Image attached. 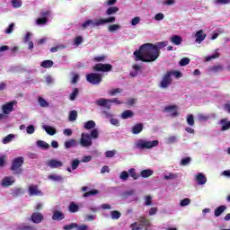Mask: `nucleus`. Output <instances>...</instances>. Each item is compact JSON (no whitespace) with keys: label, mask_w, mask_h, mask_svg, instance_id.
<instances>
[{"label":"nucleus","mask_w":230,"mask_h":230,"mask_svg":"<svg viewBox=\"0 0 230 230\" xmlns=\"http://www.w3.org/2000/svg\"><path fill=\"white\" fill-rule=\"evenodd\" d=\"M135 57V61L139 62H155L161 55V50L157 49L155 46L152 43L143 44L138 50L133 53Z\"/></svg>","instance_id":"1"},{"label":"nucleus","mask_w":230,"mask_h":230,"mask_svg":"<svg viewBox=\"0 0 230 230\" xmlns=\"http://www.w3.org/2000/svg\"><path fill=\"white\" fill-rule=\"evenodd\" d=\"M111 22H116L115 16H110L105 19H99L95 22L93 20H87L82 24L83 30H87L89 26H103V24H110Z\"/></svg>","instance_id":"2"},{"label":"nucleus","mask_w":230,"mask_h":230,"mask_svg":"<svg viewBox=\"0 0 230 230\" xmlns=\"http://www.w3.org/2000/svg\"><path fill=\"white\" fill-rule=\"evenodd\" d=\"M23 164H24V157L18 156L13 160L10 170L11 172H13L14 175H21V173H22Z\"/></svg>","instance_id":"3"},{"label":"nucleus","mask_w":230,"mask_h":230,"mask_svg":"<svg viewBox=\"0 0 230 230\" xmlns=\"http://www.w3.org/2000/svg\"><path fill=\"white\" fill-rule=\"evenodd\" d=\"M150 226V219L140 217L137 219V222H135L130 225L131 230H143V229H148V226Z\"/></svg>","instance_id":"4"},{"label":"nucleus","mask_w":230,"mask_h":230,"mask_svg":"<svg viewBox=\"0 0 230 230\" xmlns=\"http://www.w3.org/2000/svg\"><path fill=\"white\" fill-rule=\"evenodd\" d=\"M158 145H159L158 140L145 141L143 139H139L137 143H136L135 146L139 150H146V149L148 150L150 148H154V146H157Z\"/></svg>","instance_id":"5"},{"label":"nucleus","mask_w":230,"mask_h":230,"mask_svg":"<svg viewBox=\"0 0 230 230\" xmlns=\"http://www.w3.org/2000/svg\"><path fill=\"white\" fill-rule=\"evenodd\" d=\"M86 80L89 82V84H93V85H98L102 84V81L103 80L102 77V75L99 73H90L86 75Z\"/></svg>","instance_id":"6"},{"label":"nucleus","mask_w":230,"mask_h":230,"mask_svg":"<svg viewBox=\"0 0 230 230\" xmlns=\"http://www.w3.org/2000/svg\"><path fill=\"white\" fill-rule=\"evenodd\" d=\"M93 71L97 73H111L112 71V65L98 63L93 66Z\"/></svg>","instance_id":"7"},{"label":"nucleus","mask_w":230,"mask_h":230,"mask_svg":"<svg viewBox=\"0 0 230 230\" xmlns=\"http://www.w3.org/2000/svg\"><path fill=\"white\" fill-rule=\"evenodd\" d=\"M172 85V72H166L160 82L159 87L162 89H168Z\"/></svg>","instance_id":"8"},{"label":"nucleus","mask_w":230,"mask_h":230,"mask_svg":"<svg viewBox=\"0 0 230 230\" xmlns=\"http://www.w3.org/2000/svg\"><path fill=\"white\" fill-rule=\"evenodd\" d=\"M80 145H81V146H84V148L92 146L93 141L91 140V135H89L87 133H82V137L80 139Z\"/></svg>","instance_id":"9"},{"label":"nucleus","mask_w":230,"mask_h":230,"mask_svg":"<svg viewBox=\"0 0 230 230\" xmlns=\"http://www.w3.org/2000/svg\"><path fill=\"white\" fill-rule=\"evenodd\" d=\"M17 103V102L13 101L10 102H7L6 104H4L2 106V111L4 114H10V112H13V106Z\"/></svg>","instance_id":"10"},{"label":"nucleus","mask_w":230,"mask_h":230,"mask_svg":"<svg viewBox=\"0 0 230 230\" xmlns=\"http://www.w3.org/2000/svg\"><path fill=\"white\" fill-rule=\"evenodd\" d=\"M179 109V107H177V105H168L164 107V112H172L171 116L172 118H177V116H179V112H177V110Z\"/></svg>","instance_id":"11"},{"label":"nucleus","mask_w":230,"mask_h":230,"mask_svg":"<svg viewBox=\"0 0 230 230\" xmlns=\"http://www.w3.org/2000/svg\"><path fill=\"white\" fill-rule=\"evenodd\" d=\"M47 165L52 169L62 168V166H64V163L57 159H50L48 161Z\"/></svg>","instance_id":"12"},{"label":"nucleus","mask_w":230,"mask_h":230,"mask_svg":"<svg viewBox=\"0 0 230 230\" xmlns=\"http://www.w3.org/2000/svg\"><path fill=\"white\" fill-rule=\"evenodd\" d=\"M31 220L33 224H40L44 220V216L40 212H34L31 217Z\"/></svg>","instance_id":"13"},{"label":"nucleus","mask_w":230,"mask_h":230,"mask_svg":"<svg viewBox=\"0 0 230 230\" xmlns=\"http://www.w3.org/2000/svg\"><path fill=\"white\" fill-rule=\"evenodd\" d=\"M52 213V220L60 222L61 220H64V218H66V214H64V212L60 210H54Z\"/></svg>","instance_id":"14"},{"label":"nucleus","mask_w":230,"mask_h":230,"mask_svg":"<svg viewBox=\"0 0 230 230\" xmlns=\"http://www.w3.org/2000/svg\"><path fill=\"white\" fill-rule=\"evenodd\" d=\"M29 195L31 197L42 195V190H39V186L37 185H31L29 186Z\"/></svg>","instance_id":"15"},{"label":"nucleus","mask_w":230,"mask_h":230,"mask_svg":"<svg viewBox=\"0 0 230 230\" xmlns=\"http://www.w3.org/2000/svg\"><path fill=\"white\" fill-rule=\"evenodd\" d=\"M196 182L199 186H203V184H206V182H208V178L203 173H198L196 176Z\"/></svg>","instance_id":"16"},{"label":"nucleus","mask_w":230,"mask_h":230,"mask_svg":"<svg viewBox=\"0 0 230 230\" xmlns=\"http://www.w3.org/2000/svg\"><path fill=\"white\" fill-rule=\"evenodd\" d=\"M143 128H145L143 123H137L133 126L131 132L136 135L141 134V132H143Z\"/></svg>","instance_id":"17"},{"label":"nucleus","mask_w":230,"mask_h":230,"mask_svg":"<svg viewBox=\"0 0 230 230\" xmlns=\"http://www.w3.org/2000/svg\"><path fill=\"white\" fill-rule=\"evenodd\" d=\"M207 35L204 33V31L199 30L196 32V42L200 44L203 40H205Z\"/></svg>","instance_id":"18"},{"label":"nucleus","mask_w":230,"mask_h":230,"mask_svg":"<svg viewBox=\"0 0 230 230\" xmlns=\"http://www.w3.org/2000/svg\"><path fill=\"white\" fill-rule=\"evenodd\" d=\"M13 182H15V181L13 177L6 176L2 181V186H4V188H8V186H12Z\"/></svg>","instance_id":"19"},{"label":"nucleus","mask_w":230,"mask_h":230,"mask_svg":"<svg viewBox=\"0 0 230 230\" xmlns=\"http://www.w3.org/2000/svg\"><path fill=\"white\" fill-rule=\"evenodd\" d=\"M152 175H154V171L151 169H145L140 172V176L143 179H148V177H152Z\"/></svg>","instance_id":"20"},{"label":"nucleus","mask_w":230,"mask_h":230,"mask_svg":"<svg viewBox=\"0 0 230 230\" xmlns=\"http://www.w3.org/2000/svg\"><path fill=\"white\" fill-rule=\"evenodd\" d=\"M171 42H172V44L175 46H181V44H182V37L179 35H172L171 38Z\"/></svg>","instance_id":"21"},{"label":"nucleus","mask_w":230,"mask_h":230,"mask_svg":"<svg viewBox=\"0 0 230 230\" xmlns=\"http://www.w3.org/2000/svg\"><path fill=\"white\" fill-rule=\"evenodd\" d=\"M226 209H227V206L221 205V206L217 207L214 211V216L220 217V215H222L224 213V211H226Z\"/></svg>","instance_id":"22"},{"label":"nucleus","mask_w":230,"mask_h":230,"mask_svg":"<svg viewBox=\"0 0 230 230\" xmlns=\"http://www.w3.org/2000/svg\"><path fill=\"white\" fill-rule=\"evenodd\" d=\"M109 103V99L102 98L97 100L96 104L99 105V107H107V109H111V105H107Z\"/></svg>","instance_id":"23"},{"label":"nucleus","mask_w":230,"mask_h":230,"mask_svg":"<svg viewBox=\"0 0 230 230\" xmlns=\"http://www.w3.org/2000/svg\"><path fill=\"white\" fill-rule=\"evenodd\" d=\"M42 128H44L49 136H55V134H57V129L51 126H43Z\"/></svg>","instance_id":"24"},{"label":"nucleus","mask_w":230,"mask_h":230,"mask_svg":"<svg viewBox=\"0 0 230 230\" xmlns=\"http://www.w3.org/2000/svg\"><path fill=\"white\" fill-rule=\"evenodd\" d=\"M53 60L48 59V60H43L40 63V67H44L45 69H49V67H53Z\"/></svg>","instance_id":"25"},{"label":"nucleus","mask_w":230,"mask_h":230,"mask_svg":"<svg viewBox=\"0 0 230 230\" xmlns=\"http://www.w3.org/2000/svg\"><path fill=\"white\" fill-rule=\"evenodd\" d=\"M118 12H119L118 6H111L106 10V15H114V13H118Z\"/></svg>","instance_id":"26"},{"label":"nucleus","mask_w":230,"mask_h":230,"mask_svg":"<svg viewBox=\"0 0 230 230\" xmlns=\"http://www.w3.org/2000/svg\"><path fill=\"white\" fill-rule=\"evenodd\" d=\"M220 123L223 125L221 128V130L224 132L226 130H229L230 128V120L227 121V119H223L220 120Z\"/></svg>","instance_id":"27"},{"label":"nucleus","mask_w":230,"mask_h":230,"mask_svg":"<svg viewBox=\"0 0 230 230\" xmlns=\"http://www.w3.org/2000/svg\"><path fill=\"white\" fill-rule=\"evenodd\" d=\"M79 209L80 207H78V205H76V203L75 202H71L68 207V210L70 211V213H78Z\"/></svg>","instance_id":"28"},{"label":"nucleus","mask_w":230,"mask_h":230,"mask_svg":"<svg viewBox=\"0 0 230 230\" xmlns=\"http://www.w3.org/2000/svg\"><path fill=\"white\" fill-rule=\"evenodd\" d=\"M133 116L134 112L130 110H126L121 114L122 119H128V118H132Z\"/></svg>","instance_id":"29"},{"label":"nucleus","mask_w":230,"mask_h":230,"mask_svg":"<svg viewBox=\"0 0 230 230\" xmlns=\"http://www.w3.org/2000/svg\"><path fill=\"white\" fill-rule=\"evenodd\" d=\"M37 146H39V148H42L43 150H48V148H49V144L44 140H38Z\"/></svg>","instance_id":"30"},{"label":"nucleus","mask_w":230,"mask_h":230,"mask_svg":"<svg viewBox=\"0 0 230 230\" xmlns=\"http://www.w3.org/2000/svg\"><path fill=\"white\" fill-rule=\"evenodd\" d=\"M49 181H54V182H62L64 181L62 176L57 174H49Z\"/></svg>","instance_id":"31"},{"label":"nucleus","mask_w":230,"mask_h":230,"mask_svg":"<svg viewBox=\"0 0 230 230\" xmlns=\"http://www.w3.org/2000/svg\"><path fill=\"white\" fill-rule=\"evenodd\" d=\"M94 127H96V122H94V120H88L84 126L86 130H91V128H94Z\"/></svg>","instance_id":"32"},{"label":"nucleus","mask_w":230,"mask_h":230,"mask_svg":"<svg viewBox=\"0 0 230 230\" xmlns=\"http://www.w3.org/2000/svg\"><path fill=\"white\" fill-rule=\"evenodd\" d=\"M118 30H121V25L119 24H111L108 27V31L111 33H114V31H118Z\"/></svg>","instance_id":"33"},{"label":"nucleus","mask_w":230,"mask_h":230,"mask_svg":"<svg viewBox=\"0 0 230 230\" xmlns=\"http://www.w3.org/2000/svg\"><path fill=\"white\" fill-rule=\"evenodd\" d=\"M79 93H80V90H78V88H74L73 92L69 95V100L71 102H75V100H76V96H78Z\"/></svg>","instance_id":"34"},{"label":"nucleus","mask_w":230,"mask_h":230,"mask_svg":"<svg viewBox=\"0 0 230 230\" xmlns=\"http://www.w3.org/2000/svg\"><path fill=\"white\" fill-rule=\"evenodd\" d=\"M128 173V176L134 179V181H137L139 179V174L136 172V169L134 168L129 169Z\"/></svg>","instance_id":"35"},{"label":"nucleus","mask_w":230,"mask_h":230,"mask_svg":"<svg viewBox=\"0 0 230 230\" xmlns=\"http://www.w3.org/2000/svg\"><path fill=\"white\" fill-rule=\"evenodd\" d=\"M73 146H76V140L75 138L65 142V148H71Z\"/></svg>","instance_id":"36"},{"label":"nucleus","mask_w":230,"mask_h":230,"mask_svg":"<svg viewBox=\"0 0 230 230\" xmlns=\"http://www.w3.org/2000/svg\"><path fill=\"white\" fill-rule=\"evenodd\" d=\"M76 118H78V112L75 110L71 111L68 117L69 121H76Z\"/></svg>","instance_id":"37"},{"label":"nucleus","mask_w":230,"mask_h":230,"mask_svg":"<svg viewBox=\"0 0 230 230\" xmlns=\"http://www.w3.org/2000/svg\"><path fill=\"white\" fill-rule=\"evenodd\" d=\"M209 70L212 71V73H219V71H224V66L222 65H216L210 66Z\"/></svg>","instance_id":"38"},{"label":"nucleus","mask_w":230,"mask_h":230,"mask_svg":"<svg viewBox=\"0 0 230 230\" xmlns=\"http://www.w3.org/2000/svg\"><path fill=\"white\" fill-rule=\"evenodd\" d=\"M60 49H66V45L64 44H59L56 47H52L50 49V53H57V51H60Z\"/></svg>","instance_id":"39"},{"label":"nucleus","mask_w":230,"mask_h":230,"mask_svg":"<svg viewBox=\"0 0 230 230\" xmlns=\"http://www.w3.org/2000/svg\"><path fill=\"white\" fill-rule=\"evenodd\" d=\"M98 190H92L90 191L84 192L83 197H84V199H87V197H93L94 195H98Z\"/></svg>","instance_id":"40"},{"label":"nucleus","mask_w":230,"mask_h":230,"mask_svg":"<svg viewBox=\"0 0 230 230\" xmlns=\"http://www.w3.org/2000/svg\"><path fill=\"white\" fill-rule=\"evenodd\" d=\"M179 177V174L178 173H172V172H170L168 175H164V179L165 181H172L173 179H177Z\"/></svg>","instance_id":"41"},{"label":"nucleus","mask_w":230,"mask_h":230,"mask_svg":"<svg viewBox=\"0 0 230 230\" xmlns=\"http://www.w3.org/2000/svg\"><path fill=\"white\" fill-rule=\"evenodd\" d=\"M36 24H38V26L48 24V18L47 17L38 18L36 21Z\"/></svg>","instance_id":"42"},{"label":"nucleus","mask_w":230,"mask_h":230,"mask_svg":"<svg viewBox=\"0 0 230 230\" xmlns=\"http://www.w3.org/2000/svg\"><path fill=\"white\" fill-rule=\"evenodd\" d=\"M13 137H15V135H13V134H9V135H7L5 137H4V139H3V144H4V145H7V143L12 142V140L13 139Z\"/></svg>","instance_id":"43"},{"label":"nucleus","mask_w":230,"mask_h":230,"mask_svg":"<svg viewBox=\"0 0 230 230\" xmlns=\"http://www.w3.org/2000/svg\"><path fill=\"white\" fill-rule=\"evenodd\" d=\"M187 124L190 125V127H193L195 125V118L192 114H189L187 116Z\"/></svg>","instance_id":"44"},{"label":"nucleus","mask_w":230,"mask_h":230,"mask_svg":"<svg viewBox=\"0 0 230 230\" xmlns=\"http://www.w3.org/2000/svg\"><path fill=\"white\" fill-rule=\"evenodd\" d=\"M190 204H191V199H190L189 198H185L180 202V206L181 208H186V206H190Z\"/></svg>","instance_id":"45"},{"label":"nucleus","mask_w":230,"mask_h":230,"mask_svg":"<svg viewBox=\"0 0 230 230\" xmlns=\"http://www.w3.org/2000/svg\"><path fill=\"white\" fill-rule=\"evenodd\" d=\"M38 102L40 107H49V102L42 97H39Z\"/></svg>","instance_id":"46"},{"label":"nucleus","mask_w":230,"mask_h":230,"mask_svg":"<svg viewBox=\"0 0 230 230\" xmlns=\"http://www.w3.org/2000/svg\"><path fill=\"white\" fill-rule=\"evenodd\" d=\"M11 4L14 8H21V6H22V0H12Z\"/></svg>","instance_id":"47"},{"label":"nucleus","mask_w":230,"mask_h":230,"mask_svg":"<svg viewBox=\"0 0 230 230\" xmlns=\"http://www.w3.org/2000/svg\"><path fill=\"white\" fill-rule=\"evenodd\" d=\"M123 93V90L121 88H115L109 92L110 96H116V94H119Z\"/></svg>","instance_id":"48"},{"label":"nucleus","mask_w":230,"mask_h":230,"mask_svg":"<svg viewBox=\"0 0 230 230\" xmlns=\"http://www.w3.org/2000/svg\"><path fill=\"white\" fill-rule=\"evenodd\" d=\"M190 163H191V157H190V156H187L181 160V166H188V164H190Z\"/></svg>","instance_id":"49"},{"label":"nucleus","mask_w":230,"mask_h":230,"mask_svg":"<svg viewBox=\"0 0 230 230\" xmlns=\"http://www.w3.org/2000/svg\"><path fill=\"white\" fill-rule=\"evenodd\" d=\"M120 217H121V213L119 211H117V210L111 211V218L113 220H118L120 218Z\"/></svg>","instance_id":"50"},{"label":"nucleus","mask_w":230,"mask_h":230,"mask_svg":"<svg viewBox=\"0 0 230 230\" xmlns=\"http://www.w3.org/2000/svg\"><path fill=\"white\" fill-rule=\"evenodd\" d=\"M90 137H93V139H97L98 136H100V132L98 131V128H93L90 134Z\"/></svg>","instance_id":"51"},{"label":"nucleus","mask_w":230,"mask_h":230,"mask_svg":"<svg viewBox=\"0 0 230 230\" xmlns=\"http://www.w3.org/2000/svg\"><path fill=\"white\" fill-rule=\"evenodd\" d=\"M18 229L19 230H37V228H35V226H29V225L21 226H19Z\"/></svg>","instance_id":"52"},{"label":"nucleus","mask_w":230,"mask_h":230,"mask_svg":"<svg viewBox=\"0 0 230 230\" xmlns=\"http://www.w3.org/2000/svg\"><path fill=\"white\" fill-rule=\"evenodd\" d=\"M78 166H80V160L75 159L74 161H72V163H71L72 170H76V168H78Z\"/></svg>","instance_id":"53"},{"label":"nucleus","mask_w":230,"mask_h":230,"mask_svg":"<svg viewBox=\"0 0 230 230\" xmlns=\"http://www.w3.org/2000/svg\"><path fill=\"white\" fill-rule=\"evenodd\" d=\"M157 49H162V48H166L167 42L166 41H162V42H156L154 44Z\"/></svg>","instance_id":"54"},{"label":"nucleus","mask_w":230,"mask_h":230,"mask_svg":"<svg viewBox=\"0 0 230 230\" xmlns=\"http://www.w3.org/2000/svg\"><path fill=\"white\" fill-rule=\"evenodd\" d=\"M106 59H107V56L105 55L93 58L94 62H105Z\"/></svg>","instance_id":"55"},{"label":"nucleus","mask_w":230,"mask_h":230,"mask_svg":"<svg viewBox=\"0 0 230 230\" xmlns=\"http://www.w3.org/2000/svg\"><path fill=\"white\" fill-rule=\"evenodd\" d=\"M220 57V54L218 52H216L212 56L206 57V62H209L210 60H213L215 58H218Z\"/></svg>","instance_id":"56"},{"label":"nucleus","mask_w":230,"mask_h":230,"mask_svg":"<svg viewBox=\"0 0 230 230\" xmlns=\"http://www.w3.org/2000/svg\"><path fill=\"white\" fill-rule=\"evenodd\" d=\"M76 227H78V224H76V223H72V224H70V225H66V226L63 227V229H65V230H71V229H75V228H76Z\"/></svg>","instance_id":"57"},{"label":"nucleus","mask_w":230,"mask_h":230,"mask_svg":"<svg viewBox=\"0 0 230 230\" xmlns=\"http://www.w3.org/2000/svg\"><path fill=\"white\" fill-rule=\"evenodd\" d=\"M135 193H136V190H126L123 193V197H124V199H128V197H132V195H134Z\"/></svg>","instance_id":"58"},{"label":"nucleus","mask_w":230,"mask_h":230,"mask_svg":"<svg viewBox=\"0 0 230 230\" xmlns=\"http://www.w3.org/2000/svg\"><path fill=\"white\" fill-rule=\"evenodd\" d=\"M190 58H183L180 61V66H188V64H190Z\"/></svg>","instance_id":"59"},{"label":"nucleus","mask_w":230,"mask_h":230,"mask_svg":"<svg viewBox=\"0 0 230 230\" xmlns=\"http://www.w3.org/2000/svg\"><path fill=\"white\" fill-rule=\"evenodd\" d=\"M198 119H199V121H208V119H209V116L200 113L198 116Z\"/></svg>","instance_id":"60"},{"label":"nucleus","mask_w":230,"mask_h":230,"mask_svg":"<svg viewBox=\"0 0 230 230\" xmlns=\"http://www.w3.org/2000/svg\"><path fill=\"white\" fill-rule=\"evenodd\" d=\"M141 22L139 16H136L131 20V26H137V23Z\"/></svg>","instance_id":"61"},{"label":"nucleus","mask_w":230,"mask_h":230,"mask_svg":"<svg viewBox=\"0 0 230 230\" xmlns=\"http://www.w3.org/2000/svg\"><path fill=\"white\" fill-rule=\"evenodd\" d=\"M75 46H80V44H82V42H84V38H82V36H77L75 38L74 40Z\"/></svg>","instance_id":"62"},{"label":"nucleus","mask_w":230,"mask_h":230,"mask_svg":"<svg viewBox=\"0 0 230 230\" xmlns=\"http://www.w3.org/2000/svg\"><path fill=\"white\" fill-rule=\"evenodd\" d=\"M119 177L122 181H127L128 179V172L127 171L121 172Z\"/></svg>","instance_id":"63"},{"label":"nucleus","mask_w":230,"mask_h":230,"mask_svg":"<svg viewBox=\"0 0 230 230\" xmlns=\"http://www.w3.org/2000/svg\"><path fill=\"white\" fill-rule=\"evenodd\" d=\"M105 155H106V157H108V158H111V157H114V155H116V150H111V151H107L106 153H105Z\"/></svg>","instance_id":"64"}]
</instances>
